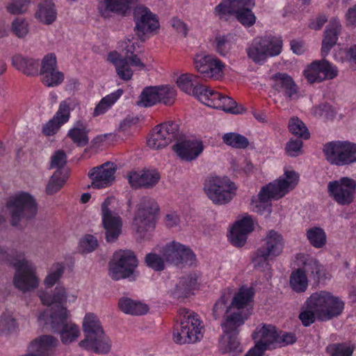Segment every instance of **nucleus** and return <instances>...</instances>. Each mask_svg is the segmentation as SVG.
I'll list each match as a JSON object with an SVG mask.
<instances>
[{
	"label": "nucleus",
	"instance_id": "72a5a7b5",
	"mask_svg": "<svg viewBox=\"0 0 356 356\" xmlns=\"http://www.w3.org/2000/svg\"><path fill=\"white\" fill-rule=\"evenodd\" d=\"M56 10L51 0H43L38 6L35 17L45 24L53 23L56 19Z\"/></svg>",
	"mask_w": 356,
	"mask_h": 356
},
{
	"label": "nucleus",
	"instance_id": "c85d7f7f",
	"mask_svg": "<svg viewBox=\"0 0 356 356\" xmlns=\"http://www.w3.org/2000/svg\"><path fill=\"white\" fill-rule=\"evenodd\" d=\"M284 238L281 234L274 229L270 230L266 237V243L261 248L272 257L281 254L284 248Z\"/></svg>",
	"mask_w": 356,
	"mask_h": 356
},
{
	"label": "nucleus",
	"instance_id": "f704fd0d",
	"mask_svg": "<svg viewBox=\"0 0 356 356\" xmlns=\"http://www.w3.org/2000/svg\"><path fill=\"white\" fill-rule=\"evenodd\" d=\"M159 104V87L151 86L145 87L137 102L140 107L149 108Z\"/></svg>",
	"mask_w": 356,
	"mask_h": 356
},
{
	"label": "nucleus",
	"instance_id": "6e6d98bb",
	"mask_svg": "<svg viewBox=\"0 0 356 356\" xmlns=\"http://www.w3.org/2000/svg\"><path fill=\"white\" fill-rule=\"evenodd\" d=\"M163 257L156 253H149L145 257L147 266L156 271H161L165 268Z\"/></svg>",
	"mask_w": 356,
	"mask_h": 356
},
{
	"label": "nucleus",
	"instance_id": "a18cd8bd",
	"mask_svg": "<svg viewBox=\"0 0 356 356\" xmlns=\"http://www.w3.org/2000/svg\"><path fill=\"white\" fill-rule=\"evenodd\" d=\"M195 67H224L215 56L206 52L197 54L193 59Z\"/></svg>",
	"mask_w": 356,
	"mask_h": 356
},
{
	"label": "nucleus",
	"instance_id": "0eeeda50",
	"mask_svg": "<svg viewBox=\"0 0 356 356\" xmlns=\"http://www.w3.org/2000/svg\"><path fill=\"white\" fill-rule=\"evenodd\" d=\"M254 6V0H223L215 7L214 14L220 19H225L229 15H234L243 26L250 27L257 19L251 10Z\"/></svg>",
	"mask_w": 356,
	"mask_h": 356
},
{
	"label": "nucleus",
	"instance_id": "49530a36",
	"mask_svg": "<svg viewBox=\"0 0 356 356\" xmlns=\"http://www.w3.org/2000/svg\"><path fill=\"white\" fill-rule=\"evenodd\" d=\"M72 110L71 99H65L60 102L58 108L53 117L61 124H65L69 121Z\"/></svg>",
	"mask_w": 356,
	"mask_h": 356
},
{
	"label": "nucleus",
	"instance_id": "aec40b11",
	"mask_svg": "<svg viewBox=\"0 0 356 356\" xmlns=\"http://www.w3.org/2000/svg\"><path fill=\"white\" fill-rule=\"evenodd\" d=\"M136 31L143 40L159 28V22L155 15L149 8L140 6L134 10Z\"/></svg>",
	"mask_w": 356,
	"mask_h": 356
},
{
	"label": "nucleus",
	"instance_id": "a878e982",
	"mask_svg": "<svg viewBox=\"0 0 356 356\" xmlns=\"http://www.w3.org/2000/svg\"><path fill=\"white\" fill-rule=\"evenodd\" d=\"M251 312L246 311L227 310L224 320L221 323L222 329L225 334H238L240 327L244 325Z\"/></svg>",
	"mask_w": 356,
	"mask_h": 356
},
{
	"label": "nucleus",
	"instance_id": "393cba45",
	"mask_svg": "<svg viewBox=\"0 0 356 356\" xmlns=\"http://www.w3.org/2000/svg\"><path fill=\"white\" fill-rule=\"evenodd\" d=\"M160 179V173L155 169H144L140 172H130L127 175L129 183L134 188H152Z\"/></svg>",
	"mask_w": 356,
	"mask_h": 356
},
{
	"label": "nucleus",
	"instance_id": "c756f323",
	"mask_svg": "<svg viewBox=\"0 0 356 356\" xmlns=\"http://www.w3.org/2000/svg\"><path fill=\"white\" fill-rule=\"evenodd\" d=\"M279 333L276 327L272 325L263 324L261 327H257L252 333L253 339L258 341L257 342H262L266 345V349L274 343H277Z\"/></svg>",
	"mask_w": 356,
	"mask_h": 356
},
{
	"label": "nucleus",
	"instance_id": "37998d69",
	"mask_svg": "<svg viewBox=\"0 0 356 356\" xmlns=\"http://www.w3.org/2000/svg\"><path fill=\"white\" fill-rule=\"evenodd\" d=\"M222 140L225 145L236 149H245L250 144L245 136L235 132L225 134Z\"/></svg>",
	"mask_w": 356,
	"mask_h": 356
},
{
	"label": "nucleus",
	"instance_id": "cd10ccee",
	"mask_svg": "<svg viewBox=\"0 0 356 356\" xmlns=\"http://www.w3.org/2000/svg\"><path fill=\"white\" fill-rule=\"evenodd\" d=\"M89 131L90 129L88 128L87 124L82 120H78L68 130L67 136L77 147H83L89 143Z\"/></svg>",
	"mask_w": 356,
	"mask_h": 356
},
{
	"label": "nucleus",
	"instance_id": "e2e57ef3",
	"mask_svg": "<svg viewBox=\"0 0 356 356\" xmlns=\"http://www.w3.org/2000/svg\"><path fill=\"white\" fill-rule=\"evenodd\" d=\"M27 8V2L25 0H13L7 6L8 11L13 15L24 13Z\"/></svg>",
	"mask_w": 356,
	"mask_h": 356
},
{
	"label": "nucleus",
	"instance_id": "4be33fe9",
	"mask_svg": "<svg viewBox=\"0 0 356 356\" xmlns=\"http://www.w3.org/2000/svg\"><path fill=\"white\" fill-rule=\"evenodd\" d=\"M270 79L273 81V88L289 100L300 97L299 88L293 78L286 73L277 72Z\"/></svg>",
	"mask_w": 356,
	"mask_h": 356
},
{
	"label": "nucleus",
	"instance_id": "774afa93",
	"mask_svg": "<svg viewBox=\"0 0 356 356\" xmlns=\"http://www.w3.org/2000/svg\"><path fill=\"white\" fill-rule=\"evenodd\" d=\"M216 49L218 53L225 54L228 52L230 44L225 35H218L216 37Z\"/></svg>",
	"mask_w": 356,
	"mask_h": 356
},
{
	"label": "nucleus",
	"instance_id": "f3484780",
	"mask_svg": "<svg viewBox=\"0 0 356 356\" xmlns=\"http://www.w3.org/2000/svg\"><path fill=\"white\" fill-rule=\"evenodd\" d=\"M113 202V197H107L102 204V223L106 230V239L108 242H113L118 238L122 227L121 217L112 210Z\"/></svg>",
	"mask_w": 356,
	"mask_h": 356
},
{
	"label": "nucleus",
	"instance_id": "20e7f679",
	"mask_svg": "<svg viewBox=\"0 0 356 356\" xmlns=\"http://www.w3.org/2000/svg\"><path fill=\"white\" fill-rule=\"evenodd\" d=\"M299 181V175L294 170H286L276 180L264 186L257 197H253L251 204L253 211L260 215L270 214L272 211V200L283 197L293 190Z\"/></svg>",
	"mask_w": 356,
	"mask_h": 356
},
{
	"label": "nucleus",
	"instance_id": "de8ad7c7",
	"mask_svg": "<svg viewBox=\"0 0 356 356\" xmlns=\"http://www.w3.org/2000/svg\"><path fill=\"white\" fill-rule=\"evenodd\" d=\"M326 351L330 356H352L354 348L346 343H336L330 344Z\"/></svg>",
	"mask_w": 356,
	"mask_h": 356
},
{
	"label": "nucleus",
	"instance_id": "7c9ffc66",
	"mask_svg": "<svg viewBox=\"0 0 356 356\" xmlns=\"http://www.w3.org/2000/svg\"><path fill=\"white\" fill-rule=\"evenodd\" d=\"M340 30L341 26L337 19H334L330 21L329 25L325 30L322 44L321 54L323 56H325L331 48L336 44Z\"/></svg>",
	"mask_w": 356,
	"mask_h": 356
},
{
	"label": "nucleus",
	"instance_id": "2eb2a0df",
	"mask_svg": "<svg viewBox=\"0 0 356 356\" xmlns=\"http://www.w3.org/2000/svg\"><path fill=\"white\" fill-rule=\"evenodd\" d=\"M179 135V124L172 121H168L156 126L147 139V145L152 149H161L178 138Z\"/></svg>",
	"mask_w": 356,
	"mask_h": 356
},
{
	"label": "nucleus",
	"instance_id": "4d7b16f0",
	"mask_svg": "<svg viewBox=\"0 0 356 356\" xmlns=\"http://www.w3.org/2000/svg\"><path fill=\"white\" fill-rule=\"evenodd\" d=\"M97 245V240L94 236L86 234L79 242V250L84 253L91 252L95 250Z\"/></svg>",
	"mask_w": 356,
	"mask_h": 356
},
{
	"label": "nucleus",
	"instance_id": "f03ea898",
	"mask_svg": "<svg viewBox=\"0 0 356 356\" xmlns=\"http://www.w3.org/2000/svg\"><path fill=\"white\" fill-rule=\"evenodd\" d=\"M38 296L44 305L53 306L49 316L52 331L60 334V339L65 344L75 341L79 336L80 330L78 325L67 322L69 312L64 306L67 300L65 289L63 286H57L52 295L40 291Z\"/></svg>",
	"mask_w": 356,
	"mask_h": 356
},
{
	"label": "nucleus",
	"instance_id": "e433bc0d",
	"mask_svg": "<svg viewBox=\"0 0 356 356\" xmlns=\"http://www.w3.org/2000/svg\"><path fill=\"white\" fill-rule=\"evenodd\" d=\"M58 68H40L39 74L43 84L47 87H55L60 85L64 80L63 72L57 70Z\"/></svg>",
	"mask_w": 356,
	"mask_h": 356
},
{
	"label": "nucleus",
	"instance_id": "6ab92c4d",
	"mask_svg": "<svg viewBox=\"0 0 356 356\" xmlns=\"http://www.w3.org/2000/svg\"><path fill=\"white\" fill-rule=\"evenodd\" d=\"M161 253L167 262L175 265L186 264L191 266L195 261V254L193 250L175 241L167 243L163 248Z\"/></svg>",
	"mask_w": 356,
	"mask_h": 356
},
{
	"label": "nucleus",
	"instance_id": "c9c22d12",
	"mask_svg": "<svg viewBox=\"0 0 356 356\" xmlns=\"http://www.w3.org/2000/svg\"><path fill=\"white\" fill-rule=\"evenodd\" d=\"M124 93V90L119 88L109 95L104 97L94 110V115L98 116L107 112L109 108L120 98Z\"/></svg>",
	"mask_w": 356,
	"mask_h": 356
},
{
	"label": "nucleus",
	"instance_id": "0e129e2a",
	"mask_svg": "<svg viewBox=\"0 0 356 356\" xmlns=\"http://www.w3.org/2000/svg\"><path fill=\"white\" fill-rule=\"evenodd\" d=\"M228 336V341L226 346V351L227 353L236 354L242 351L240 342L238 339V334H227Z\"/></svg>",
	"mask_w": 356,
	"mask_h": 356
},
{
	"label": "nucleus",
	"instance_id": "052dcab7",
	"mask_svg": "<svg viewBox=\"0 0 356 356\" xmlns=\"http://www.w3.org/2000/svg\"><path fill=\"white\" fill-rule=\"evenodd\" d=\"M67 163V155L65 151L59 149L55 152L51 158V168L61 170Z\"/></svg>",
	"mask_w": 356,
	"mask_h": 356
},
{
	"label": "nucleus",
	"instance_id": "473e14b6",
	"mask_svg": "<svg viewBox=\"0 0 356 356\" xmlns=\"http://www.w3.org/2000/svg\"><path fill=\"white\" fill-rule=\"evenodd\" d=\"M118 307L123 313L134 316L144 315L149 310L147 305L129 298H120L118 301Z\"/></svg>",
	"mask_w": 356,
	"mask_h": 356
},
{
	"label": "nucleus",
	"instance_id": "412c9836",
	"mask_svg": "<svg viewBox=\"0 0 356 356\" xmlns=\"http://www.w3.org/2000/svg\"><path fill=\"white\" fill-rule=\"evenodd\" d=\"M116 170V165L111 162L93 168L88 172L92 188L99 189L110 186L115 180Z\"/></svg>",
	"mask_w": 356,
	"mask_h": 356
},
{
	"label": "nucleus",
	"instance_id": "680f3d73",
	"mask_svg": "<svg viewBox=\"0 0 356 356\" xmlns=\"http://www.w3.org/2000/svg\"><path fill=\"white\" fill-rule=\"evenodd\" d=\"M63 125L53 117L42 126V133L46 136H52L58 131Z\"/></svg>",
	"mask_w": 356,
	"mask_h": 356
},
{
	"label": "nucleus",
	"instance_id": "9d476101",
	"mask_svg": "<svg viewBox=\"0 0 356 356\" xmlns=\"http://www.w3.org/2000/svg\"><path fill=\"white\" fill-rule=\"evenodd\" d=\"M326 160L332 165H346L356 162V144L348 140H333L323 145Z\"/></svg>",
	"mask_w": 356,
	"mask_h": 356
},
{
	"label": "nucleus",
	"instance_id": "3c124183",
	"mask_svg": "<svg viewBox=\"0 0 356 356\" xmlns=\"http://www.w3.org/2000/svg\"><path fill=\"white\" fill-rule=\"evenodd\" d=\"M29 24L22 18H16L11 24V31L19 38H24L29 33Z\"/></svg>",
	"mask_w": 356,
	"mask_h": 356
},
{
	"label": "nucleus",
	"instance_id": "603ef678",
	"mask_svg": "<svg viewBox=\"0 0 356 356\" xmlns=\"http://www.w3.org/2000/svg\"><path fill=\"white\" fill-rule=\"evenodd\" d=\"M17 323L10 314L4 312L0 318V333L14 331Z\"/></svg>",
	"mask_w": 356,
	"mask_h": 356
},
{
	"label": "nucleus",
	"instance_id": "5701e85b",
	"mask_svg": "<svg viewBox=\"0 0 356 356\" xmlns=\"http://www.w3.org/2000/svg\"><path fill=\"white\" fill-rule=\"evenodd\" d=\"M203 143L197 139H186L177 141L173 145V150L178 157L185 161L195 160L204 151Z\"/></svg>",
	"mask_w": 356,
	"mask_h": 356
},
{
	"label": "nucleus",
	"instance_id": "5fc2aeb1",
	"mask_svg": "<svg viewBox=\"0 0 356 356\" xmlns=\"http://www.w3.org/2000/svg\"><path fill=\"white\" fill-rule=\"evenodd\" d=\"M139 122V118L134 115H127L119 126V131L124 135H130Z\"/></svg>",
	"mask_w": 356,
	"mask_h": 356
},
{
	"label": "nucleus",
	"instance_id": "c03bdc74",
	"mask_svg": "<svg viewBox=\"0 0 356 356\" xmlns=\"http://www.w3.org/2000/svg\"><path fill=\"white\" fill-rule=\"evenodd\" d=\"M288 128L289 132L298 138L307 140L310 134L305 123L298 117H293L289 121Z\"/></svg>",
	"mask_w": 356,
	"mask_h": 356
},
{
	"label": "nucleus",
	"instance_id": "b1692460",
	"mask_svg": "<svg viewBox=\"0 0 356 356\" xmlns=\"http://www.w3.org/2000/svg\"><path fill=\"white\" fill-rule=\"evenodd\" d=\"M254 229V221L252 218L247 215L241 220H237L230 230L229 239L235 247H242L245 245L248 234Z\"/></svg>",
	"mask_w": 356,
	"mask_h": 356
},
{
	"label": "nucleus",
	"instance_id": "2f4dec72",
	"mask_svg": "<svg viewBox=\"0 0 356 356\" xmlns=\"http://www.w3.org/2000/svg\"><path fill=\"white\" fill-rule=\"evenodd\" d=\"M254 295L255 291L252 286L242 285L234 296L231 306L239 311H245L244 308L253 302Z\"/></svg>",
	"mask_w": 356,
	"mask_h": 356
},
{
	"label": "nucleus",
	"instance_id": "7ed1b4c3",
	"mask_svg": "<svg viewBox=\"0 0 356 356\" xmlns=\"http://www.w3.org/2000/svg\"><path fill=\"white\" fill-rule=\"evenodd\" d=\"M344 307L345 302L339 296L322 290L313 293L306 300L298 318L305 327H309L316 319L327 321L339 316Z\"/></svg>",
	"mask_w": 356,
	"mask_h": 356
},
{
	"label": "nucleus",
	"instance_id": "4c0bfd02",
	"mask_svg": "<svg viewBox=\"0 0 356 356\" xmlns=\"http://www.w3.org/2000/svg\"><path fill=\"white\" fill-rule=\"evenodd\" d=\"M291 289L297 293L305 292L308 287V279L305 270L299 268L293 270L290 276Z\"/></svg>",
	"mask_w": 356,
	"mask_h": 356
},
{
	"label": "nucleus",
	"instance_id": "bb28decb",
	"mask_svg": "<svg viewBox=\"0 0 356 356\" xmlns=\"http://www.w3.org/2000/svg\"><path fill=\"white\" fill-rule=\"evenodd\" d=\"M197 276L195 273H191L179 279L175 289L172 291V296L175 298H184L193 293L197 289Z\"/></svg>",
	"mask_w": 356,
	"mask_h": 356
},
{
	"label": "nucleus",
	"instance_id": "39448f33",
	"mask_svg": "<svg viewBox=\"0 0 356 356\" xmlns=\"http://www.w3.org/2000/svg\"><path fill=\"white\" fill-rule=\"evenodd\" d=\"M85 339L79 346L96 354H106L111 347L108 337L105 334L98 317L92 313L85 315L83 322Z\"/></svg>",
	"mask_w": 356,
	"mask_h": 356
},
{
	"label": "nucleus",
	"instance_id": "ddd939ff",
	"mask_svg": "<svg viewBox=\"0 0 356 356\" xmlns=\"http://www.w3.org/2000/svg\"><path fill=\"white\" fill-rule=\"evenodd\" d=\"M159 211V205L153 198L142 197L137 205V211L133 222L137 232L141 233L154 229L155 218Z\"/></svg>",
	"mask_w": 356,
	"mask_h": 356
},
{
	"label": "nucleus",
	"instance_id": "423d86ee",
	"mask_svg": "<svg viewBox=\"0 0 356 356\" xmlns=\"http://www.w3.org/2000/svg\"><path fill=\"white\" fill-rule=\"evenodd\" d=\"M178 315L180 323L173 331L175 342L184 344L200 341L203 337L204 326L198 314L188 309L181 308Z\"/></svg>",
	"mask_w": 356,
	"mask_h": 356
},
{
	"label": "nucleus",
	"instance_id": "8fccbe9b",
	"mask_svg": "<svg viewBox=\"0 0 356 356\" xmlns=\"http://www.w3.org/2000/svg\"><path fill=\"white\" fill-rule=\"evenodd\" d=\"M272 258V256L259 248L254 254L252 261L255 268L264 270L269 268L268 261Z\"/></svg>",
	"mask_w": 356,
	"mask_h": 356
},
{
	"label": "nucleus",
	"instance_id": "13d9d810",
	"mask_svg": "<svg viewBox=\"0 0 356 356\" xmlns=\"http://www.w3.org/2000/svg\"><path fill=\"white\" fill-rule=\"evenodd\" d=\"M11 61L12 65L15 67H33L39 64L38 60L20 54L13 56Z\"/></svg>",
	"mask_w": 356,
	"mask_h": 356
},
{
	"label": "nucleus",
	"instance_id": "1a4fd4ad",
	"mask_svg": "<svg viewBox=\"0 0 356 356\" xmlns=\"http://www.w3.org/2000/svg\"><path fill=\"white\" fill-rule=\"evenodd\" d=\"M6 206L10 211V224L13 226H17L24 218H34L38 211L35 200L27 192H19L10 197Z\"/></svg>",
	"mask_w": 356,
	"mask_h": 356
},
{
	"label": "nucleus",
	"instance_id": "4468645a",
	"mask_svg": "<svg viewBox=\"0 0 356 356\" xmlns=\"http://www.w3.org/2000/svg\"><path fill=\"white\" fill-rule=\"evenodd\" d=\"M115 261L109 264V275L113 280L129 277L138 266L136 255L131 250H120L114 253Z\"/></svg>",
	"mask_w": 356,
	"mask_h": 356
},
{
	"label": "nucleus",
	"instance_id": "864d4df0",
	"mask_svg": "<svg viewBox=\"0 0 356 356\" xmlns=\"http://www.w3.org/2000/svg\"><path fill=\"white\" fill-rule=\"evenodd\" d=\"M64 268L65 266L63 263H56L54 266V270L49 273L44 280L46 286H53L63 275Z\"/></svg>",
	"mask_w": 356,
	"mask_h": 356
},
{
	"label": "nucleus",
	"instance_id": "dca6fc26",
	"mask_svg": "<svg viewBox=\"0 0 356 356\" xmlns=\"http://www.w3.org/2000/svg\"><path fill=\"white\" fill-rule=\"evenodd\" d=\"M327 192L338 204L348 206L355 199L356 193V181L348 177H342L337 180L330 181Z\"/></svg>",
	"mask_w": 356,
	"mask_h": 356
},
{
	"label": "nucleus",
	"instance_id": "79ce46f5",
	"mask_svg": "<svg viewBox=\"0 0 356 356\" xmlns=\"http://www.w3.org/2000/svg\"><path fill=\"white\" fill-rule=\"evenodd\" d=\"M305 273L309 274L315 282H318L323 275V266L319 261L314 258H307L303 263L302 268Z\"/></svg>",
	"mask_w": 356,
	"mask_h": 356
},
{
	"label": "nucleus",
	"instance_id": "09e8293b",
	"mask_svg": "<svg viewBox=\"0 0 356 356\" xmlns=\"http://www.w3.org/2000/svg\"><path fill=\"white\" fill-rule=\"evenodd\" d=\"M103 2L108 10L124 14L129 9L131 0H104Z\"/></svg>",
	"mask_w": 356,
	"mask_h": 356
},
{
	"label": "nucleus",
	"instance_id": "f257e3e1",
	"mask_svg": "<svg viewBox=\"0 0 356 356\" xmlns=\"http://www.w3.org/2000/svg\"><path fill=\"white\" fill-rule=\"evenodd\" d=\"M227 68H197L200 76L185 73L177 79V87L186 94L192 95L206 106L222 110L226 113L241 114L245 109L238 106L231 97L216 90L209 89L200 82V79L214 81L222 80Z\"/></svg>",
	"mask_w": 356,
	"mask_h": 356
},
{
	"label": "nucleus",
	"instance_id": "58836bf2",
	"mask_svg": "<svg viewBox=\"0 0 356 356\" xmlns=\"http://www.w3.org/2000/svg\"><path fill=\"white\" fill-rule=\"evenodd\" d=\"M306 236L309 243L315 248H322L327 242V235L320 227H312L307 230Z\"/></svg>",
	"mask_w": 356,
	"mask_h": 356
},
{
	"label": "nucleus",
	"instance_id": "a19ab883",
	"mask_svg": "<svg viewBox=\"0 0 356 356\" xmlns=\"http://www.w3.org/2000/svg\"><path fill=\"white\" fill-rule=\"evenodd\" d=\"M67 179V175L61 170H56L46 186L47 195H54L60 190Z\"/></svg>",
	"mask_w": 356,
	"mask_h": 356
},
{
	"label": "nucleus",
	"instance_id": "338daca9",
	"mask_svg": "<svg viewBox=\"0 0 356 356\" xmlns=\"http://www.w3.org/2000/svg\"><path fill=\"white\" fill-rule=\"evenodd\" d=\"M278 333L279 337H277V343L282 345H291L293 344L297 341V337L293 332L280 331Z\"/></svg>",
	"mask_w": 356,
	"mask_h": 356
},
{
	"label": "nucleus",
	"instance_id": "9b49d317",
	"mask_svg": "<svg viewBox=\"0 0 356 356\" xmlns=\"http://www.w3.org/2000/svg\"><path fill=\"white\" fill-rule=\"evenodd\" d=\"M204 191L216 204H226L236 193V187L227 177H209L204 183Z\"/></svg>",
	"mask_w": 356,
	"mask_h": 356
},
{
	"label": "nucleus",
	"instance_id": "a211bd4d",
	"mask_svg": "<svg viewBox=\"0 0 356 356\" xmlns=\"http://www.w3.org/2000/svg\"><path fill=\"white\" fill-rule=\"evenodd\" d=\"M122 53L112 51L107 56V60L115 67H144L145 65L137 55L134 54L136 49V42L129 39L120 42Z\"/></svg>",
	"mask_w": 356,
	"mask_h": 356
},
{
	"label": "nucleus",
	"instance_id": "ea45409f",
	"mask_svg": "<svg viewBox=\"0 0 356 356\" xmlns=\"http://www.w3.org/2000/svg\"><path fill=\"white\" fill-rule=\"evenodd\" d=\"M159 87V104L172 106L177 99V92L175 86L160 85Z\"/></svg>",
	"mask_w": 356,
	"mask_h": 356
},
{
	"label": "nucleus",
	"instance_id": "69168bd1",
	"mask_svg": "<svg viewBox=\"0 0 356 356\" xmlns=\"http://www.w3.org/2000/svg\"><path fill=\"white\" fill-rule=\"evenodd\" d=\"M304 76L309 83L323 81L321 71L318 68H305Z\"/></svg>",
	"mask_w": 356,
	"mask_h": 356
},
{
	"label": "nucleus",
	"instance_id": "6e6552de",
	"mask_svg": "<svg viewBox=\"0 0 356 356\" xmlns=\"http://www.w3.org/2000/svg\"><path fill=\"white\" fill-rule=\"evenodd\" d=\"M282 40L271 34L254 38L247 49L248 57L256 64H264L268 58L278 56L282 50Z\"/></svg>",
	"mask_w": 356,
	"mask_h": 356
},
{
	"label": "nucleus",
	"instance_id": "f8f14e48",
	"mask_svg": "<svg viewBox=\"0 0 356 356\" xmlns=\"http://www.w3.org/2000/svg\"><path fill=\"white\" fill-rule=\"evenodd\" d=\"M9 265L13 266L15 274L13 277V284L19 290L26 292L36 289L38 286V279L35 273V269L31 263L25 259L12 257L8 259Z\"/></svg>",
	"mask_w": 356,
	"mask_h": 356
},
{
	"label": "nucleus",
	"instance_id": "bf43d9fd",
	"mask_svg": "<svg viewBox=\"0 0 356 356\" xmlns=\"http://www.w3.org/2000/svg\"><path fill=\"white\" fill-rule=\"evenodd\" d=\"M302 138L293 139L291 138L287 142L285 147L286 154L290 156H297L301 152L303 145Z\"/></svg>",
	"mask_w": 356,
	"mask_h": 356
}]
</instances>
